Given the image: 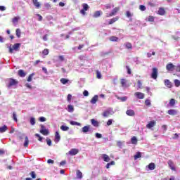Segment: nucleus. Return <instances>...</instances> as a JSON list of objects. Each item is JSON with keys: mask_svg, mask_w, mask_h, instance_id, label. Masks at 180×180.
I'll use <instances>...</instances> for the list:
<instances>
[{"mask_svg": "<svg viewBox=\"0 0 180 180\" xmlns=\"http://www.w3.org/2000/svg\"><path fill=\"white\" fill-rule=\"evenodd\" d=\"M120 82H121L122 86H126V84L127 81L126 80V79H121Z\"/></svg>", "mask_w": 180, "mask_h": 180, "instance_id": "49530a36", "label": "nucleus"}, {"mask_svg": "<svg viewBox=\"0 0 180 180\" xmlns=\"http://www.w3.org/2000/svg\"><path fill=\"white\" fill-rule=\"evenodd\" d=\"M72 98V96L71 94H68V102H70Z\"/></svg>", "mask_w": 180, "mask_h": 180, "instance_id": "69168bd1", "label": "nucleus"}, {"mask_svg": "<svg viewBox=\"0 0 180 180\" xmlns=\"http://www.w3.org/2000/svg\"><path fill=\"white\" fill-rule=\"evenodd\" d=\"M96 78L98 79H102V74L99 72V70H96Z\"/></svg>", "mask_w": 180, "mask_h": 180, "instance_id": "c03bdc74", "label": "nucleus"}, {"mask_svg": "<svg viewBox=\"0 0 180 180\" xmlns=\"http://www.w3.org/2000/svg\"><path fill=\"white\" fill-rule=\"evenodd\" d=\"M117 99H118L119 101H121L122 102H126V101H127V97L124 96V97H120L118 96H116Z\"/></svg>", "mask_w": 180, "mask_h": 180, "instance_id": "bb28decb", "label": "nucleus"}, {"mask_svg": "<svg viewBox=\"0 0 180 180\" xmlns=\"http://www.w3.org/2000/svg\"><path fill=\"white\" fill-rule=\"evenodd\" d=\"M34 76V73H32L28 76V78L27 79V81L28 82H32V80L33 79V77Z\"/></svg>", "mask_w": 180, "mask_h": 180, "instance_id": "f704fd0d", "label": "nucleus"}, {"mask_svg": "<svg viewBox=\"0 0 180 180\" xmlns=\"http://www.w3.org/2000/svg\"><path fill=\"white\" fill-rule=\"evenodd\" d=\"M117 40H119V38L115 37V36H111L110 37V41H117Z\"/></svg>", "mask_w": 180, "mask_h": 180, "instance_id": "ea45409f", "label": "nucleus"}, {"mask_svg": "<svg viewBox=\"0 0 180 180\" xmlns=\"http://www.w3.org/2000/svg\"><path fill=\"white\" fill-rule=\"evenodd\" d=\"M137 86L139 89H143V83H141V80L137 81Z\"/></svg>", "mask_w": 180, "mask_h": 180, "instance_id": "58836bf2", "label": "nucleus"}, {"mask_svg": "<svg viewBox=\"0 0 180 180\" xmlns=\"http://www.w3.org/2000/svg\"><path fill=\"white\" fill-rule=\"evenodd\" d=\"M46 143L48 144V146H51V139H46Z\"/></svg>", "mask_w": 180, "mask_h": 180, "instance_id": "338daca9", "label": "nucleus"}, {"mask_svg": "<svg viewBox=\"0 0 180 180\" xmlns=\"http://www.w3.org/2000/svg\"><path fill=\"white\" fill-rule=\"evenodd\" d=\"M20 49V44L19 43L14 44L13 46L12 45L9 46V53L12 54V53H13V50H15V51H19Z\"/></svg>", "mask_w": 180, "mask_h": 180, "instance_id": "f03ea898", "label": "nucleus"}, {"mask_svg": "<svg viewBox=\"0 0 180 180\" xmlns=\"http://www.w3.org/2000/svg\"><path fill=\"white\" fill-rule=\"evenodd\" d=\"M98 95H95L91 100V103H92L93 105H95V103H96V102H98Z\"/></svg>", "mask_w": 180, "mask_h": 180, "instance_id": "412c9836", "label": "nucleus"}, {"mask_svg": "<svg viewBox=\"0 0 180 180\" xmlns=\"http://www.w3.org/2000/svg\"><path fill=\"white\" fill-rule=\"evenodd\" d=\"M125 47H126V49H127L128 50H131V49H133V45H131V43L127 42V43L125 44Z\"/></svg>", "mask_w": 180, "mask_h": 180, "instance_id": "c756f323", "label": "nucleus"}, {"mask_svg": "<svg viewBox=\"0 0 180 180\" xmlns=\"http://www.w3.org/2000/svg\"><path fill=\"white\" fill-rule=\"evenodd\" d=\"M40 133H41V134H43L44 136H49V129H41L40 131Z\"/></svg>", "mask_w": 180, "mask_h": 180, "instance_id": "cd10ccee", "label": "nucleus"}, {"mask_svg": "<svg viewBox=\"0 0 180 180\" xmlns=\"http://www.w3.org/2000/svg\"><path fill=\"white\" fill-rule=\"evenodd\" d=\"M68 81H70V80H68V79H65V78L60 79V82L63 85H65V84L68 83Z\"/></svg>", "mask_w": 180, "mask_h": 180, "instance_id": "a19ab883", "label": "nucleus"}, {"mask_svg": "<svg viewBox=\"0 0 180 180\" xmlns=\"http://www.w3.org/2000/svg\"><path fill=\"white\" fill-rule=\"evenodd\" d=\"M13 119L14 122H18V117H17V115H16V112H14L13 113Z\"/></svg>", "mask_w": 180, "mask_h": 180, "instance_id": "8fccbe9b", "label": "nucleus"}, {"mask_svg": "<svg viewBox=\"0 0 180 180\" xmlns=\"http://www.w3.org/2000/svg\"><path fill=\"white\" fill-rule=\"evenodd\" d=\"M70 124H71L72 126H81V123L75 121H70Z\"/></svg>", "mask_w": 180, "mask_h": 180, "instance_id": "2f4dec72", "label": "nucleus"}, {"mask_svg": "<svg viewBox=\"0 0 180 180\" xmlns=\"http://www.w3.org/2000/svg\"><path fill=\"white\" fill-rule=\"evenodd\" d=\"M176 71H177V72H180V65H178L176 68Z\"/></svg>", "mask_w": 180, "mask_h": 180, "instance_id": "774afa93", "label": "nucleus"}, {"mask_svg": "<svg viewBox=\"0 0 180 180\" xmlns=\"http://www.w3.org/2000/svg\"><path fill=\"white\" fill-rule=\"evenodd\" d=\"M164 84L167 88H172V83L169 79H165Z\"/></svg>", "mask_w": 180, "mask_h": 180, "instance_id": "ddd939ff", "label": "nucleus"}, {"mask_svg": "<svg viewBox=\"0 0 180 180\" xmlns=\"http://www.w3.org/2000/svg\"><path fill=\"white\" fill-rule=\"evenodd\" d=\"M126 68L127 70V74L130 75L131 74V69L129 66H126Z\"/></svg>", "mask_w": 180, "mask_h": 180, "instance_id": "bf43d9fd", "label": "nucleus"}, {"mask_svg": "<svg viewBox=\"0 0 180 180\" xmlns=\"http://www.w3.org/2000/svg\"><path fill=\"white\" fill-rule=\"evenodd\" d=\"M138 158H141V153L137 152L136 154L134 156V159L136 160Z\"/></svg>", "mask_w": 180, "mask_h": 180, "instance_id": "e433bc0d", "label": "nucleus"}, {"mask_svg": "<svg viewBox=\"0 0 180 180\" xmlns=\"http://www.w3.org/2000/svg\"><path fill=\"white\" fill-rule=\"evenodd\" d=\"M96 137L97 139H102V134H101L99 133H96Z\"/></svg>", "mask_w": 180, "mask_h": 180, "instance_id": "0e129e2a", "label": "nucleus"}, {"mask_svg": "<svg viewBox=\"0 0 180 180\" xmlns=\"http://www.w3.org/2000/svg\"><path fill=\"white\" fill-rule=\"evenodd\" d=\"M158 12V15H160L161 16H164V15H165V9L164 8H159Z\"/></svg>", "mask_w": 180, "mask_h": 180, "instance_id": "a211bd4d", "label": "nucleus"}, {"mask_svg": "<svg viewBox=\"0 0 180 180\" xmlns=\"http://www.w3.org/2000/svg\"><path fill=\"white\" fill-rule=\"evenodd\" d=\"M112 122H113V120L112 119L108 120V121L107 122V126H110Z\"/></svg>", "mask_w": 180, "mask_h": 180, "instance_id": "052dcab7", "label": "nucleus"}, {"mask_svg": "<svg viewBox=\"0 0 180 180\" xmlns=\"http://www.w3.org/2000/svg\"><path fill=\"white\" fill-rule=\"evenodd\" d=\"M19 84V81L16 79L9 78L8 79L7 88H12V86H16Z\"/></svg>", "mask_w": 180, "mask_h": 180, "instance_id": "f257e3e1", "label": "nucleus"}, {"mask_svg": "<svg viewBox=\"0 0 180 180\" xmlns=\"http://www.w3.org/2000/svg\"><path fill=\"white\" fill-rule=\"evenodd\" d=\"M145 105H146V106H151V102L149 99L145 101Z\"/></svg>", "mask_w": 180, "mask_h": 180, "instance_id": "603ef678", "label": "nucleus"}, {"mask_svg": "<svg viewBox=\"0 0 180 180\" xmlns=\"http://www.w3.org/2000/svg\"><path fill=\"white\" fill-rule=\"evenodd\" d=\"M44 56H49V49H44L42 51Z\"/></svg>", "mask_w": 180, "mask_h": 180, "instance_id": "3c124183", "label": "nucleus"}, {"mask_svg": "<svg viewBox=\"0 0 180 180\" xmlns=\"http://www.w3.org/2000/svg\"><path fill=\"white\" fill-rule=\"evenodd\" d=\"M166 70L167 71H174V70H175V65H174V64L172 63H168L166 65Z\"/></svg>", "mask_w": 180, "mask_h": 180, "instance_id": "423d86ee", "label": "nucleus"}, {"mask_svg": "<svg viewBox=\"0 0 180 180\" xmlns=\"http://www.w3.org/2000/svg\"><path fill=\"white\" fill-rule=\"evenodd\" d=\"M155 124H157V122H155V120L150 121L148 122V124H146V128L152 129V127H154V126H155Z\"/></svg>", "mask_w": 180, "mask_h": 180, "instance_id": "6e6552de", "label": "nucleus"}, {"mask_svg": "<svg viewBox=\"0 0 180 180\" xmlns=\"http://www.w3.org/2000/svg\"><path fill=\"white\" fill-rule=\"evenodd\" d=\"M79 152L77 148H72L69 151L70 155H77V154Z\"/></svg>", "mask_w": 180, "mask_h": 180, "instance_id": "f8f14e48", "label": "nucleus"}, {"mask_svg": "<svg viewBox=\"0 0 180 180\" xmlns=\"http://www.w3.org/2000/svg\"><path fill=\"white\" fill-rule=\"evenodd\" d=\"M77 177L79 179H82V172H81V171L79 170H77Z\"/></svg>", "mask_w": 180, "mask_h": 180, "instance_id": "7c9ffc66", "label": "nucleus"}, {"mask_svg": "<svg viewBox=\"0 0 180 180\" xmlns=\"http://www.w3.org/2000/svg\"><path fill=\"white\" fill-rule=\"evenodd\" d=\"M83 95L84 96H88L89 95V93L88 92V91L84 90L83 92Z\"/></svg>", "mask_w": 180, "mask_h": 180, "instance_id": "e2e57ef3", "label": "nucleus"}, {"mask_svg": "<svg viewBox=\"0 0 180 180\" xmlns=\"http://www.w3.org/2000/svg\"><path fill=\"white\" fill-rule=\"evenodd\" d=\"M157 77H158V69L153 68L152 69L151 78H153V79H157Z\"/></svg>", "mask_w": 180, "mask_h": 180, "instance_id": "7ed1b4c3", "label": "nucleus"}, {"mask_svg": "<svg viewBox=\"0 0 180 180\" xmlns=\"http://www.w3.org/2000/svg\"><path fill=\"white\" fill-rule=\"evenodd\" d=\"M103 13L101 11H97L94 14V18H99Z\"/></svg>", "mask_w": 180, "mask_h": 180, "instance_id": "b1692460", "label": "nucleus"}, {"mask_svg": "<svg viewBox=\"0 0 180 180\" xmlns=\"http://www.w3.org/2000/svg\"><path fill=\"white\" fill-rule=\"evenodd\" d=\"M20 19V17L19 16L14 17L12 20V22L13 23V25H16V23L19 22Z\"/></svg>", "mask_w": 180, "mask_h": 180, "instance_id": "393cba45", "label": "nucleus"}, {"mask_svg": "<svg viewBox=\"0 0 180 180\" xmlns=\"http://www.w3.org/2000/svg\"><path fill=\"white\" fill-rule=\"evenodd\" d=\"M103 159L105 162H109L110 161V158L106 154H103Z\"/></svg>", "mask_w": 180, "mask_h": 180, "instance_id": "4be33fe9", "label": "nucleus"}, {"mask_svg": "<svg viewBox=\"0 0 180 180\" xmlns=\"http://www.w3.org/2000/svg\"><path fill=\"white\" fill-rule=\"evenodd\" d=\"M167 164L169 168L172 169V171H176L175 166L174 165V162H172V160H169L167 162Z\"/></svg>", "mask_w": 180, "mask_h": 180, "instance_id": "4468645a", "label": "nucleus"}, {"mask_svg": "<svg viewBox=\"0 0 180 180\" xmlns=\"http://www.w3.org/2000/svg\"><path fill=\"white\" fill-rule=\"evenodd\" d=\"M126 113L128 116H134L136 115V112L133 110H127Z\"/></svg>", "mask_w": 180, "mask_h": 180, "instance_id": "6ab92c4d", "label": "nucleus"}, {"mask_svg": "<svg viewBox=\"0 0 180 180\" xmlns=\"http://www.w3.org/2000/svg\"><path fill=\"white\" fill-rule=\"evenodd\" d=\"M35 136L39 138V141H41V140H43V137L40 136V134H35Z\"/></svg>", "mask_w": 180, "mask_h": 180, "instance_id": "13d9d810", "label": "nucleus"}, {"mask_svg": "<svg viewBox=\"0 0 180 180\" xmlns=\"http://www.w3.org/2000/svg\"><path fill=\"white\" fill-rule=\"evenodd\" d=\"M68 112H70V113L74 112V106L71 105H68Z\"/></svg>", "mask_w": 180, "mask_h": 180, "instance_id": "79ce46f5", "label": "nucleus"}, {"mask_svg": "<svg viewBox=\"0 0 180 180\" xmlns=\"http://www.w3.org/2000/svg\"><path fill=\"white\" fill-rule=\"evenodd\" d=\"M169 105L172 107L175 106V99H174V98L170 99V101L169 102Z\"/></svg>", "mask_w": 180, "mask_h": 180, "instance_id": "37998d69", "label": "nucleus"}, {"mask_svg": "<svg viewBox=\"0 0 180 180\" xmlns=\"http://www.w3.org/2000/svg\"><path fill=\"white\" fill-rule=\"evenodd\" d=\"M30 175H31V176L33 179H34L36 178V172H31Z\"/></svg>", "mask_w": 180, "mask_h": 180, "instance_id": "6e6d98bb", "label": "nucleus"}, {"mask_svg": "<svg viewBox=\"0 0 180 180\" xmlns=\"http://www.w3.org/2000/svg\"><path fill=\"white\" fill-rule=\"evenodd\" d=\"M30 122L32 126H34V124H36V119H34V117H31Z\"/></svg>", "mask_w": 180, "mask_h": 180, "instance_id": "a18cd8bd", "label": "nucleus"}, {"mask_svg": "<svg viewBox=\"0 0 180 180\" xmlns=\"http://www.w3.org/2000/svg\"><path fill=\"white\" fill-rule=\"evenodd\" d=\"M91 130V125H86L82 128V133H88Z\"/></svg>", "mask_w": 180, "mask_h": 180, "instance_id": "9b49d317", "label": "nucleus"}, {"mask_svg": "<svg viewBox=\"0 0 180 180\" xmlns=\"http://www.w3.org/2000/svg\"><path fill=\"white\" fill-rule=\"evenodd\" d=\"M139 9L140 11H142L143 12H144V11H146V6H143V5H140L139 6Z\"/></svg>", "mask_w": 180, "mask_h": 180, "instance_id": "5fc2aeb1", "label": "nucleus"}, {"mask_svg": "<svg viewBox=\"0 0 180 180\" xmlns=\"http://www.w3.org/2000/svg\"><path fill=\"white\" fill-rule=\"evenodd\" d=\"M174 85L176 87L180 86V81L179 79H174Z\"/></svg>", "mask_w": 180, "mask_h": 180, "instance_id": "de8ad7c7", "label": "nucleus"}, {"mask_svg": "<svg viewBox=\"0 0 180 180\" xmlns=\"http://www.w3.org/2000/svg\"><path fill=\"white\" fill-rule=\"evenodd\" d=\"M91 123L94 127H99V122L96 120L95 119H91Z\"/></svg>", "mask_w": 180, "mask_h": 180, "instance_id": "f3484780", "label": "nucleus"}, {"mask_svg": "<svg viewBox=\"0 0 180 180\" xmlns=\"http://www.w3.org/2000/svg\"><path fill=\"white\" fill-rule=\"evenodd\" d=\"M168 115H170L171 116H175L178 112L176 110L171 109L167 111Z\"/></svg>", "mask_w": 180, "mask_h": 180, "instance_id": "dca6fc26", "label": "nucleus"}, {"mask_svg": "<svg viewBox=\"0 0 180 180\" xmlns=\"http://www.w3.org/2000/svg\"><path fill=\"white\" fill-rule=\"evenodd\" d=\"M18 75H19V77H21L23 78V77H26V73L25 72L24 70H19Z\"/></svg>", "mask_w": 180, "mask_h": 180, "instance_id": "aec40b11", "label": "nucleus"}, {"mask_svg": "<svg viewBox=\"0 0 180 180\" xmlns=\"http://www.w3.org/2000/svg\"><path fill=\"white\" fill-rule=\"evenodd\" d=\"M146 168H148L150 171H154V169L155 168V164L154 162H151L148 166H146Z\"/></svg>", "mask_w": 180, "mask_h": 180, "instance_id": "2eb2a0df", "label": "nucleus"}, {"mask_svg": "<svg viewBox=\"0 0 180 180\" xmlns=\"http://www.w3.org/2000/svg\"><path fill=\"white\" fill-rule=\"evenodd\" d=\"M117 20H119L118 17L113 18L110 20L108 25H113V23H115V22H117Z\"/></svg>", "mask_w": 180, "mask_h": 180, "instance_id": "5701e85b", "label": "nucleus"}, {"mask_svg": "<svg viewBox=\"0 0 180 180\" xmlns=\"http://www.w3.org/2000/svg\"><path fill=\"white\" fill-rule=\"evenodd\" d=\"M21 33H22V32H20V29L17 28V29L15 30V34H16L17 37H18V39L20 38V34H21Z\"/></svg>", "mask_w": 180, "mask_h": 180, "instance_id": "4c0bfd02", "label": "nucleus"}, {"mask_svg": "<svg viewBox=\"0 0 180 180\" xmlns=\"http://www.w3.org/2000/svg\"><path fill=\"white\" fill-rule=\"evenodd\" d=\"M148 5L149 6H150L151 8H154V6H155V3H153V2H151V1H149V2L148 3Z\"/></svg>", "mask_w": 180, "mask_h": 180, "instance_id": "4d7b16f0", "label": "nucleus"}, {"mask_svg": "<svg viewBox=\"0 0 180 180\" xmlns=\"http://www.w3.org/2000/svg\"><path fill=\"white\" fill-rule=\"evenodd\" d=\"M134 95L138 98V99H144V94L141 92H135Z\"/></svg>", "mask_w": 180, "mask_h": 180, "instance_id": "9d476101", "label": "nucleus"}, {"mask_svg": "<svg viewBox=\"0 0 180 180\" xmlns=\"http://www.w3.org/2000/svg\"><path fill=\"white\" fill-rule=\"evenodd\" d=\"M60 130H62L63 131H68V130H70V127L65 125H62L60 126Z\"/></svg>", "mask_w": 180, "mask_h": 180, "instance_id": "c85d7f7f", "label": "nucleus"}, {"mask_svg": "<svg viewBox=\"0 0 180 180\" xmlns=\"http://www.w3.org/2000/svg\"><path fill=\"white\" fill-rule=\"evenodd\" d=\"M137 138L136 136H133L131 139V144H137Z\"/></svg>", "mask_w": 180, "mask_h": 180, "instance_id": "473e14b6", "label": "nucleus"}, {"mask_svg": "<svg viewBox=\"0 0 180 180\" xmlns=\"http://www.w3.org/2000/svg\"><path fill=\"white\" fill-rule=\"evenodd\" d=\"M60 140H61V136H60V133L58 131H56L55 133V143H59Z\"/></svg>", "mask_w": 180, "mask_h": 180, "instance_id": "1a4fd4ad", "label": "nucleus"}, {"mask_svg": "<svg viewBox=\"0 0 180 180\" xmlns=\"http://www.w3.org/2000/svg\"><path fill=\"white\" fill-rule=\"evenodd\" d=\"M82 7L83 8L80 11V13H82V15H86V12L85 11L89 10V6H88L87 4H83Z\"/></svg>", "mask_w": 180, "mask_h": 180, "instance_id": "20e7f679", "label": "nucleus"}, {"mask_svg": "<svg viewBox=\"0 0 180 180\" xmlns=\"http://www.w3.org/2000/svg\"><path fill=\"white\" fill-rule=\"evenodd\" d=\"M119 11H120V8L115 7V8H113L112 11L108 15H107V18L115 16V15H116V13H117Z\"/></svg>", "mask_w": 180, "mask_h": 180, "instance_id": "39448f33", "label": "nucleus"}, {"mask_svg": "<svg viewBox=\"0 0 180 180\" xmlns=\"http://www.w3.org/2000/svg\"><path fill=\"white\" fill-rule=\"evenodd\" d=\"M29 146V138L27 136L25 137V143H24V147H28Z\"/></svg>", "mask_w": 180, "mask_h": 180, "instance_id": "72a5a7b5", "label": "nucleus"}, {"mask_svg": "<svg viewBox=\"0 0 180 180\" xmlns=\"http://www.w3.org/2000/svg\"><path fill=\"white\" fill-rule=\"evenodd\" d=\"M110 115V111L109 110H105L103 112V116L104 117H108V116Z\"/></svg>", "mask_w": 180, "mask_h": 180, "instance_id": "c9c22d12", "label": "nucleus"}, {"mask_svg": "<svg viewBox=\"0 0 180 180\" xmlns=\"http://www.w3.org/2000/svg\"><path fill=\"white\" fill-rule=\"evenodd\" d=\"M39 122H46V117H40L39 118Z\"/></svg>", "mask_w": 180, "mask_h": 180, "instance_id": "680f3d73", "label": "nucleus"}, {"mask_svg": "<svg viewBox=\"0 0 180 180\" xmlns=\"http://www.w3.org/2000/svg\"><path fill=\"white\" fill-rule=\"evenodd\" d=\"M32 4L35 6L36 9H40L41 8V4L37 0H32Z\"/></svg>", "mask_w": 180, "mask_h": 180, "instance_id": "0eeeda50", "label": "nucleus"}, {"mask_svg": "<svg viewBox=\"0 0 180 180\" xmlns=\"http://www.w3.org/2000/svg\"><path fill=\"white\" fill-rule=\"evenodd\" d=\"M8 130V127L6 125H4L3 127H0V133H5Z\"/></svg>", "mask_w": 180, "mask_h": 180, "instance_id": "a878e982", "label": "nucleus"}, {"mask_svg": "<svg viewBox=\"0 0 180 180\" xmlns=\"http://www.w3.org/2000/svg\"><path fill=\"white\" fill-rule=\"evenodd\" d=\"M148 22H154V17L153 15H149L148 18Z\"/></svg>", "mask_w": 180, "mask_h": 180, "instance_id": "864d4df0", "label": "nucleus"}, {"mask_svg": "<svg viewBox=\"0 0 180 180\" xmlns=\"http://www.w3.org/2000/svg\"><path fill=\"white\" fill-rule=\"evenodd\" d=\"M126 16L127 18H131V16H133V14L129 11H127L126 12Z\"/></svg>", "mask_w": 180, "mask_h": 180, "instance_id": "09e8293b", "label": "nucleus"}]
</instances>
